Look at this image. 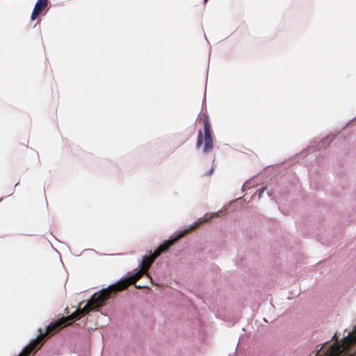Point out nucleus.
I'll return each instance as SVG.
<instances>
[{"label": "nucleus", "instance_id": "nucleus-1", "mask_svg": "<svg viewBox=\"0 0 356 356\" xmlns=\"http://www.w3.org/2000/svg\"><path fill=\"white\" fill-rule=\"evenodd\" d=\"M223 211L216 212L213 213H206L198 221L191 225L188 228L175 232L172 237L173 238L168 240L163 244H161L154 252L150 257L143 256L141 264L136 269L134 273L125 277L122 278L115 284L108 285L106 288L101 289L99 292L95 293L88 300L87 305L83 307L82 309H76L73 314L65 317L62 318L58 321L51 322L47 327L46 332L44 334L40 333L37 338L29 346H26L20 354L24 356H28L32 350H33L39 343V341L47 334L54 332L56 333L58 330L68 321L72 319H79L86 314L91 310L96 309L105 304V302L110 298L112 293H115L125 289L129 284L135 282L138 280L143 273H145L155 258L159 256L163 252H165L168 248L172 245L175 241L184 236L188 232L195 229L199 225L204 222L209 221L214 217L219 216L222 214Z\"/></svg>", "mask_w": 356, "mask_h": 356}, {"label": "nucleus", "instance_id": "nucleus-6", "mask_svg": "<svg viewBox=\"0 0 356 356\" xmlns=\"http://www.w3.org/2000/svg\"><path fill=\"white\" fill-rule=\"evenodd\" d=\"M266 187H262L261 189H260V191L259 193V198H261L264 192L266 191Z\"/></svg>", "mask_w": 356, "mask_h": 356}, {"label": "nucleus", "instance_id": "nucleus-4", "mask_svg": "<svg viewBox=\"0 0 356 356\" xmlns=\"http://www.w3.org/2000/svg\"><path fill=\"white\" fill-rule=\"evenodd\" d=\"M334 138L333 136L330 135L322 138L318 143L317 148L318 149L326 148L332 142Z\"/></svg>", "mask_w": 356, "mask_h": 356}, {"label": "nucleus", "instance_id": "nucleus-3", "mask_svg": "<svg viewBox=\"0 0 356 356\" xmlns=\"http://www.w3.org/2000/svg\"><path fill=\"white\" fill-rule=\"evenodd\" d=\"M48 0H38L33 10L31 13V20H35L37 17L44 10V8L47 6Z\"/></svg>", "mask_w": 356, "mask_h": 356}, {"label": "nucleus", "instance_id": "nucleus-7", "mask_svg": "<svg viewBox=\"0 0 356 356\" xmlns=\"http://www.w3.org/2000/svg\"><path fill=\"white\" fill-rule=\"evenodd\" d=\"M213 168H211V170H209V173H208V174H211V172L213 171Z\"/></svg>", "mask_w": 356, "mask_h": 356}, {"label": "nucleus", "instance_id": "nucleus-8", "mask_svg": "<svg viewBox=\"0 0 356 356\" xmlns=\"http://www.w3.org/2000/svg\"><path fill=\"white\" fill-rule=\"evenodd\" d=\"M208 0H204L205 2H207Z\"/></svg>", "mask_w": 356, "mask_h": 356}, {"label": "nucleus", "instance_id": "nucleus-5", "mask_svg": "<svg viewBox=\"0 0 356 356\" xmlns=\"http://www.w3.org/2000/svg\"><path fill=\"white\" fill-rule=\"evenodd\" d=\"M256 184L254 183H252V180H248L247 181L242 187V189L243 191L250 189L251 187H254Z\"/></svg>", "mask_w": 356, "mask_h": 356}, {"label": "nucleus", "instance_id": "nucleus-2", "mask_svg": "<svg viewBox=\"0 0 356 356\" xmlns=\"http://www.w3.org/2000/svg\"><path fill=\"white\" fill-rule=\"evenodd\" d=\"M199 121L202 122L204 124V135L202 130L198 132L196 147L200 148L202 145L203 152L208 153L213 148V139L211 133V127L209 122V116L202 113L199 116Z\"/></svg>", "mask_w": 356, "mask_h": 356}]
</instances>
